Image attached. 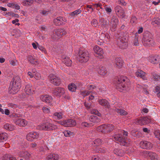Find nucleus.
Returning <instances> with one entry per match:
<instances>
[{"label": "nucleus", "mask_w": 160, "mask_h": 160, "mask_svg": "<svg viewBox=\"0 0 160 160\" xmlns=\"http://www.w3.org/2000/svg\"><path fill=\"white\" fill-rule=\"evenodd\" d=\"M59 158L58 154L53 153L48 155L47 157V160H58Z\"/></svg>", "instance_id": "obj_28"}, {"label": "nucleus", "mask_w": 160, "mask_h": 160, "mask_svg": "<svg viewBox=\"0 0 160 160\" xmlns=\"http://www.w3.org/2000/svg\"><path fill=\"white\" fill-rule=\"evenodd\" d=\"M51 37L53 40H55L57 38H58L56 36V35L55 33H54V30L53 31V33L51 35Z\"/></svg>", "instance_id": "obj_61"}, {"label": "nucleus", "mask_w": 160, "mask_h": 160, "mask_svg": "<svg viewBox=\"0 0 160 160\" xmlns=\"http://www.w3.org/2000/svg\"><path fill=\"white\" fill-rule=\"evenodd\" d=\"M99 22L101 26V27L102 28L108 26L109 25V21H107L103 18H101L100 19Z\"/></svg>", "instance_id": "obj_23"}, {"label": "nucleus", "mask_w": 160, "mask_h": 160, "mask_svg": "<svg viewBox=\"0 0 160 160\" xmlns=\"http://www.w3.org/2000/svg\"><path fill=\"white\" fill-rule=\"evenodd\" d=\"M50 80L51 83L56 85H59L61 81L59 78L52 74H50L49 75Z\"/></svg>", "instance_id": "obj_9"}, {"label": "nucleus", "mask_w": 160, "mask_h": 160, "mask_svg": "<svg viewBox=\"0 0 160 160\" xmlns=\"http://www.w3.org/2000/svg\"><path fill=\"white\" fill-rule=\"evenodd\" d=\"M142 42L145 46L150 47L154 45L153 37L150 32L146 31L143 33Z\"/></svg>", "instance_id": "obj_2"}, {"label": "nucleus", "mask_w": 160, "mask_h": 160, "mask_svg": "<svg viewBox=\"0 0 160 160\" xmlns=\"http://www.w3.org/2000/svg\"><path fill=\"white\" fill-rule=\"evenodd\" d=\"M4 128L9 131H12L15 129V127L12 125L7 123L5 124L4 126Z\"/></svg>", "instance_id": "obj_36"}, {"label": "nucleus", "mask_w": 160, "mask_h": 160, "mask_svg": "<svg viewBox=\"0 0 160 160\" xmlns=\"http://www.w3.org/2000/svg\"><path fill=\"white\" fill-rule=\"evenodd\" d=\"M66 20L64 18L62 17H59L55 18L53 20L54 24L56 26L62 25L65 24Z\"/></svg>", "instance_id": "obj_13"}, {"label": "nucleus", "mask_w": 160, "mask_h": 160, "mask_svg": "<svg viewBox=\"0 0 160 160\" xmlns=\"http://www.w3.org/2000/svg\"><path fill=\"white\" fill-rule=\"evenodd\" d=\"M123 64V62L120 57L116 58L115 59L114 65L115 67L118 68H121Z\"/></svg>", "instance_id": "obj_18"}, {"label": "nucleus", "mask_w": 160, "mask_h": 160, "mask_svg": "<svg viewBox=\"0 0 160 160\" xmlns=\"http://www.w3.org/2000/svg\"><path fill=\"white\" fill-rule=\"evenodd\" d=\"M126 79V78L123 76L118 78L116 88L119 91L122 92L126 90L127 87V84H126L125 83Z\"/></svg>", "instance_id": "obj_5"}, {"label": "nucleus", "mask_w": 160, "mask_h": 160, "mask_svg": "<svg viewBox=\"0 0 160 160\" xmlns=\"http://www.w3.org/2000/svg\"><path fill=\"white\" fill-rule=\"evenodd\" d=\"M24 90L26 93L29 95L33 94L34 92V91L32 89V86L30 84H27Z\"/></svg>", "instance_id": "obj_24"}, {"label": "nucleus", "mask_w": 160, "mask_h": 160, "mask_svg": "<svg viewBox=\"0 0 160 160\" xmlns=\"http://www.w3.org/2000/svg\"><path fill=\"white\" fill-rule=\"evenodd\" d=\"M13 121L16 125L24 127L27 124V121L21 118H15L14 119Z\"/></svg>", "instance_id": "obj_17"}, {"label": "nucleus", "mask_w": 160, "mask_h": 160, "mask_svg": "<svg viewBox=\"0 0 160 160\" xmlns=\"http://www.w3.org/2000/svg\"><path fill=\"white\" fill-rule=\"evenodd\" d=\"M116 111L121 115H126L128 114V112L123 109L118 108L116 109Z\"/></svg>", "instance_id": "obj_35"}, {"label": "nucleus", "mask_w": 160, "mask_h": 160, "mask_svg": "<svg viewBox=\"0 0 160 160\" xmlns=\"http://www.w3.org/2000/svg\"><path fill=\"white\" fill-rule=\"evenodd\" d=\"M2 160H16V158L12 155L6 154L4 155L2 158Z\"/></svg>", "instance_id": "obj_32"}, {"label": "nucleus", "mask_w": 160, "mask_h": 160, "mask_svg": "<svg viewBox=\"0 0 160 160\" xmlns=\"http://www.w3.org/2000/svg\"><path fill=\"white\" fill-rule=\"evenodd\" d=\"M115 129V126L112 124H104L98 126L96 130L104 134L111 132Z\"/></svg>", "instance_id": "obj_3"}, {"label": "nucleus", "mask_w": 160, "mask_h": 160, "mask_svg": "<svg viewBox=\"0 0 160 160\" xmlns=\"http://www.w3.org/2000/svg\"><path fill=\"white\" fill-rule=\"evenodd\" d=\"M94 52L96 53V56L100 59L104 58L103 52L102 49L98 46H95L93 48Z\"/></svg>", "instance_id": "obj_11"}, {"label": "nucleus", "mask_w": 160, "mask_h": 160, "mask_svg": "<svg viewBox=\"0 0 160 160\" xmlns=\"http://www.w3.org/2000/svg\"><path fill=\"white\" fill-rule=\"evenodd\" d=\"M81 125L85 127H90L93 126V125L91 123H88L86 122H83L81 123Z\"/></svg>", "instance_id": "obj_42"}, {"label": "nucleus", "mask_w": 160, "mask_h": 160, "mask_svg": "<svg viewBox=\"0 0 160 160\" xmlns=\"http://www.w3.org/2000/svg\"><path fill=\"white\" fill-rule=\"evenodd\" d=\"M40 99L42 101L47 103H50L52 100V97L47 95H42L40 97Z\"/></svg>", "instance_id": "obj_22"}, {"label": "nucleus", "mask_w": 160, "mask_h": 160, "mask_svg": "<svg viewBox=\"0 0 160 160\" xmlns=\"http://www.w3.org/2000/svg\"><path fill=\"white\" fill-rule=\"evenodd\" d=\"M68 88L71 92H75L76 89V86L74 84L72 83L68 86Z\"/></svg>", "instance_id": "obj_38"}, {"label": "nucleus", "mask_w": 160, "mask_h": 160, "mask_svg": "<svg viewBox=\"0 0 160 160\" xmlns=\"http://www.w3.org/2000/svg\"><path fill=\"white\" fill-rule=\"evenodd\" d=\"M101 143V140L99 138H97L93 141V143L96 146H99Z\"/></svg>", "instance_id": "obj_41"}, {"label": "nucleus", "mask_w": 160, "mask_h": 160, "mask_svg": "<svg viewBox=\"0 0 160 160\" xmlns=\"http://www.w3.org/2000/svg\"><path fill=\"white\" fill-rule=\"evenodd\" d=\"M145 73L143 71H140L139 72V71H138V72H136L135 73V74L136 76L138 77H140V75L141 76H142V75L144 74Z\"/></svg>", "instance_id": "obj_50"}, {"label": "nucleus", "mask_w": 160, "mask_h": 160, "mask_svg": "<svg viewBox=\"0 0 160 160\" xmlns=\"http://www.w3.org/2000/svg\"><path fill=\"white\" fill-rule=\"evenodd\" d=\"M27 59L28 61L32 64H37L38 63L37 59L34 58L31 55H29L28 56Z\"/></svg>", "instance_id": "obj_30"}, {"label": "nucleus", "mask_w": 160, "mask_h": 160, "mask_svg": "<svg viewBox=\"0 0 160 160\" xmlns=\"http://www.w3.org/2000/svg\"><path fill=\"white\" fill-rule=\"evenodd\" d=\"M128 38L127 36H123L121 37V38H119L118 39V40L119 41H121V42H128Z\"/></svg>", "instance_id": "obj_43"}, {"label": "nucleus", "mask_w": 160, "mask_h": 160, "mask_svg": "<svg viewBox=\"0 0 160 160\" xmlns=\"http://www.w3.org/2000/svg\"><path fill=\"white\" fill-rule=\"evenodd\" d=\"M18 154L20 157L24 158L26 160H29L31 156V154L26 150L20 151Z\"/></svg>", "instance_id": "obj_19"}, {"label": "nucleus", "mask_w": 160, "mask_h": 160, "mask_svg": "<svg viewBox=\"0 0 160 160\" xmlns=\"http://www.w3.org/2000/svg\"><path fill=\"white\" fill-rule=\"evenodd\" d=\"M81 12V10L80 9H78L76 10L73 12H72L71 14V15L72 16H74L75 15H77Z\"/></svg>", "instance_id": "obj_56"}, {"label": "nucleus", "mask_w": 160, "mask_h": 160, "mask_svg": "<svg viewBox=\"0 0 160 160\" xmlns=\"http://www.w3.org/2000/svg\"><path fill=\"white\" fill-rule=\"evenodd\" d=\"M4 14L5 15H8L9 16H11L12 17H14L17 18H19V15L15 13L12 12H4Z\"/></svg>", "instance_id": "obj_39"}, {"label": "nucleus", "mask_w": 160, "mask_h": 160, "mask_svg": "<svg viewBox=\"0 0 160 160\" xmlns=\"http://www.w3.org/2000/svg\"><path fill=\"white\" fill-rule=\"evenodd\" d=\"M146 154L150 157L151 160H158V155L156 153L147 151Z\"/></svg>", "instance_id": "obj_27"}, {"label": "nucleus", "mask_w": 160, "mask_h": 160, "mask_svg": "<svg viewBox=\"0 0 160 160\" xmlns=\"http://www.w3.org/2000/svg\"><path fill=\"white\" fill-rule=\"evenodd\" d=\"M92 160H101V159L97 156H94L92 158Z\"/></svg>", "instance_id": "obj_64"}, {"label": "nucleus", "mask_w": 160, "mask_h": 160, "mask_svg": "<svg viewBox=\"0 0 160 160\" xmlns=\"http://www.w3.org/2000/svg\"><path fill=\"white\" fill-rule=\"evenodd\" d=\"M113 137L115 140L118 141L121 145L128 146L131 142L130 139L125 138H123L122 135L119 134L114 135Z\"/></svg>", "instance_id": "obj_4"}, {"label": "nucleus", "mask_w": 160, "mask_h": 160, "mask_svg": "<svg viewBox=\"0 0 160 160\" xmlns=\"http://www.w3.org/2000/svg\"><path fill=\"white\" fill-rule=\"evenodd\" d=\"M96 152L100 153H104L105 152V150L103 148L98 147L96 148Z\"/></svg>", "instance_id": "obj_44"}, {"label": "nucleus", "mask_w": 160, "mask_h": 160, "mask_svg": "<svg viewBox=\"0 0 160 160\" xmlns=\"http://www.w3.org/2000/svg\"><path fill=\"white\" fill-rule=\"evenodd\" d=\"M59 29H56L54 30V33L56 35L57 38H58L61 37L60 32H59Z\"/></svg>", "instance_id": "obj_55"}, {"label": "nucleus", "mask_w": 160, "mask_h": 160, "mask_svg": "<svg viewBox=\"0 0 160 160\" xmlns=\"http://www.w3.org/2000/svg\"><path fill=\"white\" fill-rule=\"evenodd\" d=\"M134 44L135 46H138L139 45V43L138 42L137 36L136 35L135 37L134 41Z\"/></svg>", "instance_id": "obj_49"}, {"label": "nucleus", "mask_w": 160, "mask_h": 160, "mask_svg": "<svg viewBox=\"0 0 160 160\" xmlns=\"http://www.w3.org/2000/svg\"><path fill=\"white\" fill-rule=\"evenodd\" d=\"M90 121L91 122L95 123H98L101 121V119L95 116H92L90 117Z\"/></svg>", "instance_id": "obj_29"}, {"label": "nucleus", "mask_w": 160, "mask_h": 160, "mask_svg": "<svg viewBox=\"0 0 160 160\" xmlns=\"http://www.w3.org/2000/svg\"><path fill=\"white\" fill-rule=\"evenodd\" d=\"M59 29V32H60L61 37L67 34L66 31L64 29L60 28Z\"/></svg>", "instance_id": "obj_52"}, {"label": "nucleus", "mask_w": 160, "mask_h": 160, "mask_svg": "<svg viewBox=\"0 0 160 160\" xmlns=\"http://www.w3.org/2000/svg\"><path fill=\"white\" fill-rule=\"evenodd\" d=\"M39 137V134L36 132L29 133L26 136L27 139L30 141H32L35 139H37Z\"/></svg>", "instance_id": "obj_16"}, {"label": "nucleus", "mask_w": 160, "mask_h": 160, "mask_svg": "<svg viewBox=\"0 0 160 160\" xmlns=\"http://www.w3.org/2000/svg\"><path fill=\"white\" fill-rule=\"evenodd\" d=\"M33 2V1L32 0H25L23 1L22 3L24 5H29V3H32Z\"/></svg>", "instance_id": "obj_47"}, {"label": "nucleus", "mask_w": 160, "mask_h": 160, "mask_svg": "<svg viewBox=\"0 0 160 160\" xmlns=\"http://www.w3.org/2000/svg\"><path fill=\"white\" fill-rule=\"evenodd\" d=\"M118 44L119 48L122 49H125L127 48L128 46V42H121L118 40Z\"/></svg>", "instance_id": "obj_33"}, {"label": "nucleus", "mask_w": 160, "mask_h": 160, "mask_svg": "<svg viewBox=\"0 0 160 160\" xmlns=\"http://www.w3.org/2000/svg\"><path fill=\"white\" fill-rule=\"evenodd\" d=\"M118 18L114 16L112 17L110 24V30L112 32H114L116 30L117 25L118 24Z\"/></svg>", "instance_id": "obj_8"}, {"label": "nucleus", "mask_w": 160, "mask_h": 160, "mask_svg": "<svg viewBox=\"0 0 160 160\" xmlns=\"http://www.w3.org/2000/svg\"><path fill=\"white\" fill-rule=\"evenodd\" d=\"M38 48L42 52H43L45 54L47 53V51L46 49L41 46L38 45Z\"/></svg>", "instance_id": "obj_53"}, {"label": "nucleus", "mask_w": 160, "mask_h": 160, "mask_svg": "<svg viewBox=\"0 0 160 160\" xmlns=\"http://www.w3.org/2000/svg\"><path fill=\"white\" fill-rule=\"evenodd\" d=\"M151 119L149 117H141L138 119L137 122L141 125H143L150 123Z\"/></svg>", "instance_id": "obj_7"}, {"label": "nucleus", "mask_w": 160, "mask_h": 160, "mask_svg": "<svg viewBox=\"0 0 160 160\" xmlns=\"http://www.w3.org/2000/svg\"><path fill=\"white\" fill-rule=\"evenodd\" d=\"M140 146L142 148L146 149H150L152 147V143L147 141H141L140 143Z\"/></svg>", "instance_id": "obj_14"}, {"label": "nucleus", "mask_w": 160, "mask_h": 160, "mask_svg": "<svg viewBox=\"0 0 160 160\" xmlns=\"http://www.w3.org/2000/svg\"><path fill=\"white\" fill-rule=\"evenodd\" d=\"M41 128L42 130H53L56 129L57 127L56 125L52 123L47 122L42 125L41 126Z\"/></svg>", "instance_id": "obj_10"}, {"label": "nucleus", "mask_w": 160, "mask_h": 160, "mask_svg": "<svg viewBox=\"0 0 160 160\" xmlns=\"http://www.w3.org/2000/svg\"><path fill=\"white\" fill-rule=\"evenodd\" d=\"M158 55H155L154 56H151L150 58V62L154 64H157L158 63L159 60L158 58Z\"/></svg>", "instance_id": "obj_26"}, {"label": "nucleus", "mask_w": 160, "mask_h": 160, "mask_svg": "<svg viewBox=\"0 0 160 160\" xmlns=\"http://www.w3.org/2000/svg\"><path fill=\"white\" fill-rule=\"evenodd\" d=\"M52 92L54 95L59 97L63 95L65 92L64 89L63 88L59 87L53 88Z\"/></svg>", "instance_id": "obj_15"}, {"label": "nucleus", "mask_w": 160, "mask_h": 160, "mask_svg": "<svg viewBox=\"0 0 160 160\" xmlns=\"http://www.w3.org/2000/svg\"><path fill=\"white\" fill-rule=\"evenodd\" d=\"M98 102L100 105L104 106L106 108H109L110 107L109 103L106 99H100L99 100Z\"/></svg>", "instance_id": "obj_25"}, {"label": "nucleus", "mask_w": 160, "mask_h": 160, "mask_svg": "<svg viewBox=\"0 0 160 160\" xmlns=\"http://www.w3.org/2000/svg\"><path fill=\"white\" fill-rule=\"evenodd\" d=\"M115 11L117 15L122 18H124L125 16L123 9L120 6H117L114 8Z\"/></svg>", "instance_id": "obj_12"}, {"label": "nucleus", "mask_w": 160, "mask_h": 160, "mask_svg": "<svg viewBox=\"0 0 160 160\" xmlns=\"http://www.w3.org/2000/svg\"><path fill=\"white\" fill-rule=\"evenodd\" d=\"M93 113L98 115V116H100L101 115V113L99 112L97 110H95L93 112Z\"/></svg>", "instance_id": "obj_63"}, {"label": "nucleus", "mask_w": 160, "mask_h": 160, "mask_svg": "<svg viewBox=\"0 0 160 160\" xmlns=\"http://www.w3.org/2000/svg\"><path fill=\"white\" fill-rule=\"evenodd\" d=\"M114 153L119 156H122L123 155L124 151L121 149H115L113 151Z\"/></svg>", "instance_id": "obj_34"}, {"label": "nucleus", "mask_w": 160, "mask_h": 160, "mask_svg": "<svg viewBox=\"0 0 160 160\" xmlns=\"http://www.w3.org/2000/svg\"><path fill=\"white\" fill-rule=\"evenodd\" d=\"M152 24L155 26L160 24V21L158 19H156L152 22Z\"/></svg>", "instance_id": "obj_48"}, {"label": "nucleus", "mask_w": 160, "mask_h": 160, "mask_svg": "<svg viewBox=\"0 0 160 160\" xmlns=\"http://www.w3.org/2000/svg\"><path fill=\"white\" fill-rule=\"evenodd\" d=\"M7 139V134L3 133H0V142H3Z\"/></svg>", "instance_id": "obj_37"}, {"label": "nucleus", "mask_w": 160, "mask_h": 160, "mask_svg": "<svg viewBox=\"0 0 160 160\" xmlns=\"http://www.w3.org/2000/svg\"><path fill=\"white\" fill-rule=\"evenodd\" d=\"M87 87L89 90H92L93 89L96 88V86L92 85H88Z\"/></svg>", "instance_id": "obj_59"}, {"label": "nucleus", "mask_w": 160, "mask_h": 160, "mask_svg": "<svg viewBox=\"0 0 160 160\" xmlns=\"http://www.w3.org/2000/svg\"><path fill=\"white\" fill-rule=\"evenodd\" d=\"M62 62L68 66H71L72 64V61L68 57L63 56L62 57Z\"/></svg>", "instance_id": "obj_21"}, {"label": "nucleus", "mask_w": 160, "mask_h": 160, "mask_svg": "<svg viewBox=\"0 0 160 160\" xmlns=\"http://www.w3.org/2000/svg\"><path fill=\"white\" fill-rule=\"evenodd\" d=\"M63 133L65 137H70L73 135V132L69 131H65L63 132Z\"/></svg>", "instance_id": "obj_40"}, {"label": "nucleus", "mask_w": 160, "mask_h": 160, "mask_svg": "<svg viewBox=\"0 0 160 160\" xmlns=\"http://www.w3.org/2000/svg\"><path fill=\"white\" fill-rule=\"evenodd\" d=\"M65 127H73L76 126V122L75 120L72 119L65 120Z\"/></svg>", "instance_id": "obj_20"}, {"label": "nucleus", "mask_w": 160, "mask_h": 160, "mask_svg": "<svg viewBox=\"0 0 160 160\" xmlns=\"http://www.w3.org/2000/svg\"><path fill=\"white\" fill-rule=\"evenodd\" d=\"M137 21L136 17L134 16H132L131 19V22L132 23H136L137 22Z\"/></svg>", "instance_id": "obj_54"}, {"label": "nucleus", "mask_w": 160, "mask_h": 160, "mask_svg": "<svg viewBox=\"0 0 160 160\" xmlns=\"http://www.w3.org/2000/svg\"><path fill=\"white\" fill-rule=\"evenodd\" d=\"M98 73L99 74L102 76H105L108 72L106 68L104 67H99L98 70Z\"/></svg>", "instance_id": "obj_31"}, {"label": "nucleus", "mask_w": 160, "mask_h": 160, "mask_svg": "<svg viewBox=\"0 0 160 160\" xmlns=\"http://www.w3.org/2000/svg\"><path fill=\"white\" fill-rule=\"evenodd\" d=\"M106 36H105L104 40L107 42V41H109V39L110 38V37L108 33H106Z\"/></svg>", "instance_id": "obj_60"}, {"label": "nucleus", "mask_w": 160, "mask_h": 160, "mask_svg": "<svg viewBox=\"0 0 160 160\" xmlns=\"http://www.w3.org/2000/svg\"><path fill=\"white\" fill-rule=\"evenodd\" d=\"M153 78L155 80L159 81L160 80V76L156 74L153 75Z\"/></svg>", "instance_id": "obj_58"}, {"label": "nucleus", "mask_w": 160, "mask_h": 160, "mask_svg": "<svg viewBox=\"0 0 160 160\" xmlns=\"http://www.w3.org/2000/svg\"><path fill=\"white\" fill-rule=\"evenodd\" d=\"M91 24L92 25L95 27H97L98 25V23L97 20L95 19L92 20Z\"/></svg>", "instance_id": "obj_45"}, {"label": "nucleus", "mask_w": 160, "mask_h": 160, "mask_svg": "<svg viewBox=\"0 0 160 160\" xmlns=\"http://www.w3.org/2000/svg\"><path fill=\"white\" fill-rule=\"evenodd\" d=\"M54 115L57 117L58 119H61L62 118V114L61 113L55 112L54 114Z\"/></svg>", "instance_id": "obj_57"}, {"label": "nucleus", "mask_w": 160, "mask_h": 160, "mask_svg": "<svg viewBox=\"0 0 160 160\" xmlns=\"http://www.w3.org/2000/svg\"><path fill=\"white\" fill-rule=\"evenodd\" d=\"M154 133L156 137L160 140V131L156 130L154 131Z\"/></svg>", "instance_id": "obj_46"}, {"label": "nucleus", "mask_w": 160, "mask_h": 160, "mask_svg": "<svg viewBox=\"0 0 160 160\" xmlns=\"http://www.w3.org/2000/svg\"><path fill=\"white\" fill-rule=\"evenodd\" d=\"M78 54V60L81 63H85L88 61L90 56L89 53L87 51H80Z\"/></svg>", "instance_id": "obj_6"}, {"label": "nucleus", "mask_w": 160, "mask_h": 160, "mask_svg": "<svg viewBox=\"0 0 160 160\" xmlns=\"http://www.w3.org/2000/svg\"><path fill=\"white\" fill-rule=\"evenodd\" d=\"M21 80L18 76L14 77L10 83L9 92L12 94L16 93L21 87Z\"/></svg>", "instance_id": "obj_1"}, {"label": "nucleus", "mask_w": 160, "mask_h": 160, "mask_svg": "<svg viewBox=\"0 0 160 160\" xmlns=\"http://www.w3.org/2000/svg\"><path fill=\"white\" fill-rule=\"evenodd\" d=\"M118 3L122 6H126L127 4L124 0H118Z\"/></svg>", "instance_id": "obj_51"}, {"label": "nucleus", "mask_w": 160, "mask_h": 160, "mask_svg": "<svg viewBox=\"0 0 160 160\" xmlns=\"http://www.w3.org/2000/svg\"><path fill=\"white\" fill-rule=\"evenodd\" d=\"M42 109L43 111L45 112L48 113L49 112V109L47 107H43Z\"/></svg>", "instance_id": "obj_62"}]
</instances>
